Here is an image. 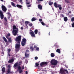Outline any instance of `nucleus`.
I'll list each match as a JSON object with an SVG mask.
<instances>
[{"label": "nucleus", "instance_id": "obj_41", "mask_svg": "<svg viewBox=\"0 0 74 74\" xmlns=\"http://www.w3.org/2000/svg\"><path fill=\"white\" fill-rule=\"evenodd\" d=\"M20 2L21 4H23V2H22V0H20Z\"/></svg>", "mask_w": 74, "mask_h": 74}, {"label": "nucleus", "instance_id": "obj_44", "mask_svg": "<svg viewBox=\"0 0 74 74\" xmlns=\"http://www.w3.org/2000/svg\"><path fill=\"white\" fill-rule=\"evenodd\" d=\"M35 60H37V59H38V57L37 56L35 57Z\"/></svg>", "mask_w": 74, "mask_h": 74}, {"label": "nucleus", "instance_id": "obj_2", "mask_svg": "<svg viewBox=\"0 0 74 74\" xmlns=\"http://www.w3.org/2000/svg\"><path fill=\"white\" fill-rule=\"evenodd\" d=\"M15 29H16L15 30ZM13 30H13L12 34L14 36H16L17 34L18 33V28H17L16 27L15 25H13Z\"/></svg>", "mask_w": 74, "mask_h": 74}, {"label": "nucleus", "instance_id": "obj_37", "mask_svg": "<svg viewBox=\"0 0 74 74\" xmlns=\"http://www.w3.org/2000/svg\"><path fill=\"white\" fill-rule=\"evenodd\" d=\"M41 23L42 24V25H43V26L44 25H45V23H44V22H41Z\"/></svg>", "mask_w": 74, "mask_h": 74}, {"label": "nucleus", "instance_id": "obj_58", "mask_svg": "<svg viewBox=\"0 0 74 74\" xmlns=\"http://www.w3.org/2000/svg\"><path fill=\"white\" fill-rule=\"evenodd\" d=\"M22 63V61H21L19 62V63Z\"/></svg>", "mask_w": 74, "mask_h": 74}, {"label": "nucleus", "instance_id": "obj_48", "mask_svg": "<svg viewBox=\"0 0 74 74\" xmlns=\"http://www.w3.org/2000/svg\"><path fill=\"white\" fill-rule=\"evenodd\" d=\"M32 6V5H28L27 6V7H30Z\"/></svg>", "mask_w": 74, "mask_h": 74}, {"label": "nucleus", "instance_id": "obj_31", "mask_svg": "<svg viewBox=\"0 0 74 74\" xmlns=\"http://www.w3.org/2000/svg\"><path fill=\"white\" fill-rule=\"evenodd\" d=\"M65 1L66 3H70V1L69 0H65Z\"/></svg>", "mask_w": 74, "mask_h": 74}, {"label": "nucleus", "instance_id": "obj_13", "mask_svg": "<svg viewBox=\"0 0 74 74\" xmlns=\"http://www.w3.org/2000/svg\"><path fill=\"white\" fill-rule=\"evenodd\" d=\"M38 7L39 10H42V5L40 4H39L38 5Z\"/></svg>", "mask_w": 74, "mask_h": 74}, {"label": "nucleus", "instance_id": "obj_6", "mask_svg": "<svg viewBox=\"0 0 74 74\" xmlns=\"http://www.w3.org/2000/svg\"><path fill=\"white\" fill-rule=\"evenodd\" d=\"M27 40L25 38H23L21 42V45L22 46H25L26 45V42Z\"/></svg>", "mask_w": 74, "mask_h": 74}, {"label": "nucleus", "instance_id": "obj_62", "mask_svg": "<svg viewBox=\"0 0 74 74\" xmlns=\"http://www.w3.org/2000/svg\"><path fill=\"white\" fill-rule=\"evenodd\" d=\"M46 27H48V26L46 25Z\"/></svg>", "mask_w": 74, "mask_h": 74}, {"label": "nucleus", "instance_id": "obj_34", "mask_svg": "<svg viewBox=\"0 0 74 74\" xmlns=\"http://www.w3.org/2000/svg\"><path fill=\"white\" fill-rule=\"evenodd\" d=\"M3 14V12H2V11L0 10V15Z\"/></svg>", "mask_w": 74, "mask_h": 74}, {"label": "nucleus", "instance_id": "obj_54", "mask_svg": "<svg viewBox=\"0 0 74 74\" xmlns=\"http://www.w3.org/2000/svg\"><path fill=\"white\" fill-rule=\"evenodd\" d=\"M8 56H10V57L11 56V55L9 54H9L8 53Z\"/></svg>", "mask_w": 74, "mask_h": 74}, {"label": "nucleus", "instance_id": "obj_64", "mask_svg": "<svg viewBox=\"0 0 74 74\" xmlns=\"http://www.w3.org/2000/svg\"><path fill=\"white\" fill-rule=\"evenodd\" d=\"M25 57L23 58V59H25Z\"/></svg>", "mask_w": 74, "mask_h": 74}, {"label": "nucleus", "instance_id": "obj_63", "mask_svg": "<svg viewBox=\"0 0 74 74\" xmlns=\"http://www.w3.org/2000/svg\"><path fill=\"white\" fill-rule=\"evenodd\" d=\"M8 19H9L10 18V17H8Z\"/></svg>", "mask_w": 74, "mask_h": 74}, {"label": "nucleus", "instance_id": "obj_28", "mask_svg": "<svg viewBox=\"0 0 74 74\" xmlns=\"http://www.w3.org/2000/svg\"><path fill=\"white\" fill-rule=\"evenodd\" d=\"M11 4L13 7H16V6L15 5V4L14 2H11Z\"/></svg>", "mask_w": 74, "mask_h": 74}, {"label": "nucleus", "instance_id": "obj_40", "mask_svg": "<svg viewBox=\"0 0 74 74\" xmlns=\"http://www.w3.org/2000/svg\"><path fill=\"white\" fill-rule=\"evenodd\" d=\"M72 27H74V22H73L72 24Z\"/></svg>", "mask_w": 74, "mask_h": 74}, {"label": "nucleus", "instance_id": "obj_11", "mask_svg": "<svg viewBox=\"0 0 74 74\" xmlns=\"http://www.w3.org/2000/svg\"><path fill=\"white\" fill-rule=\"evenodd\" d=\"M2 38L3 40L4 41L6 42V45H8V41H7V39L5 38V37L3 36Z\"/></svg>", "mask_w": 74, "mask_h": 74}, {"label": "nucleus", "instance_id": "obj_24", "mask_svg": "<svg viewBox=\"0 0 74 74\" xmlns=\"http://www.w3.org/2000/svg\"><path fill=\"white\" fill-rule=\"evenodd\" d=\"M53 4V2H52L51 1H50L49 2V5H52Z\"/></svg>", "mask_w": 74, "mask_h": 74}, {"label": "nucleus", "instance_id": "obj_32", "mask_svg": "<svg viewBox=\"0 0 74 74\" xmlns=\"http://www.w3.org/2000/svg\"><path fill=\"white\" fill-rule=\"evenodd\" d=\"M71 22H74V17H73L71 18Z\"/></svg>", "mask_w": 74, "mask_h": 74}, {"label": "nucleus", "instance_id": "obj_30", "mask_svg": "<svg viewBox=\"0 0 74 74\" xmlns=\"http://www.w3.org/2000/svg\"><path fill=\"white\" fill-rule=\"evenodd\" d=\"M60 17L61 18H64V15L62 14H60Z\"/></svg>", "mask_w": 74, "mask_h": 74}, {"label": "nucleus", "instance_id": "obj_49", "mask_svg": "<svg viewBox=\"0 0 74 74\" xmlns=\"http://www.w3.org/2000/svg\"><path fill=\"white\" fill-rule=\"evenodd\" d=\"M8 69H10L11 68V66L10 65H8Z\"/></svg>", "mask_w": 74, "mask_h": 74}, {"label": "nucleus", "instance_id": "obj_39", "mask_svg": "<svg viewBox=\"0 0 74 74\" xmlns=\"http://www.w3.org/2000/svg\"><path fill=\"white\" fill-rule=\"evenodd\" d=\"M8 53H9L11 52V49H9L8 50Z\"/></svg>", "mask_w": 74, "mask_h": 74}, {"label": "nucleus", "instance_id": "obj_18", "mask_svg": "<svg viewBox=\"0 0 74 74\" xmlns=\"http://www.w3.org/2000/svg\"><path fill=\"white\" fill-rule=\"evenodd\" d=\"M7 38L8 40V41L9 42H12V39H11V38Z\"/></svg>", "mask_w": 74, "mask_h": 74}, {"label": "nucleus", "instance_id": "obj_55", "mask_svg": "<svg viewBox=\"0 0 74 74\" xmlns=\"http://www.w3.org/2000/svg\"><path fill=\"white\" fill-rule=\"evenodd\" d=\"M2 54H3V55H4V52L3 51L2 53Z\"/></svg>", "mask_w": 74, "mask_h": 74}, {"label": "nucleus", "instance_id": "obj_1", "mask_svg": "<svg viewBox=\"0 0 74 74\" xmlns=\"http://www.w3.org/2000/svg\"><path fill=\"white\" fill-rule=\"evenodd\" d=\"M21 65V64H20L18 62H16L13 66V67L14 68L18 67V70L20 74L23 72V70L22 69H22V67L20 66Z\"/></svg>", "mask_w": 74, "mask_h": 74}, {"label": "nucleus", "instance_id": "obj_10", "mask_svg": "<svg viewBox=\"0 0 74 74\" xmlns=\"http://www.w3.org/2000/svg\"><path fill=\"white\" fill-rule=\"evenodd\" d=\"M47 64H48V62H43L40 64V65H41V67L44 65H47Z\"/></svg>", "mask_w": 74, "mask_h": 74}, {"label": "nucleus", "instance_id": "obj_42", "mask_svg": "<svg viewBox=\"0 0 74 74\" xmlns=\"http://www.w3.org/2000/svg\"><path fill=\"white\" fill-rule=\"evenodd\" d=\"M25 61L26 63H27V62H28V61L27 60V59L25 60Z\"/></svg>", "mask_w": 74, "mask_h": 74}, {"label": "nucleus", "instance_id": "obj_35", "mask_svg": "<svg viewBox=\"0 0 74 74\" xmlns=\"http://www.w3.org/2000/svg\"><path fill=\"white\" fill-rule=\"evenodd\" d=\"M35 65L36 66L35 67H38V65H39V64L38 63H36Z\"/></svg>", "mask_w": 74, "mask_h": 74}, {"label": "nucleus", "instance_id": "obj_14", "mask_svg": "<svg viewBox=\"0 0 74 74\" xmlns=\"http://www.w3.org/2000/svg\"><path fill=\"white\" fill-rule=\"evenodd\" d=\"M5 71V67H3L2 69V74H4V72Z\"/></svg>", "mask_w": 74, "mask_h": 74}, {"label": "nucleus", "instance_id": "obj_59", "mask_svg": "<svg viewBox=\"0 0 74 74\" xmlns=\"http://www.w3.org/2000/svg\"><path fill=\"white\" fill-rule=\"evenodd\" d=\"M69 13H71V11H70L69 12Z\"/></svg>", "mask_w": 74, "mask_h": 74}, {"label": "nucleus", "instance_id": "obj_46", "mask_svg": "<svg viewBox=\"0 0 74 74\" xmlns=\"http://www.w3.org/2000/svg\"><path fill=\"white\" fill-rule=\"evenodd\" d=\"M8 8H11V6L10 5H8Z\"/></svg>", "mask_w": 74, "mask_h": 74}, {"label": "nucleus", "instance_id": "obj_20", "mask_svg": "<svg viewBox=\"0 0 74 74\" xmlns=\"http://www.w3.org/2000/svg\"><path fill=\"white\" fill-rule=\"evenodd\" d=\"M64 20L65 22H67L68 20V19H67V17H65L64 18Z\"/></svg>", "mask_w": 74, "mask_h": 74}, {"label": "nucleus", "instance_id": "obj_45", "mask_svg": "<svg viewBox=\"0 0 74 74\" xmlns=\"http://www.w3.org/2000/svg\"><path fill=\"white\" fill-rule=\"evenodd\" d=\"M36 50H37V51H39V48L36 47Z\"/></svg>", "mask_w": 74, "mask_h": 74}, {"label": "nucleus", "instance_id": "obj_53", "mask_svg": "<svg viewBox=\"0 0 74 74\" xmlns=\"http://www.w3.org/2000/svg\"><path fill=\"white\" fill-rule=\"evenodd\" d=\"M21 30H23V27H21Z\"/></svg>", "mask_w": 74, "mask_h": 74}, {"label": "nucleus", "instance_id": "obj_15", "mask_svg": "<svg viewBox=\"0 0 74 74\" xmlns=\"http://www.w3.org/2000/svg\"><path fill=\"white\" fill-rule=\"evenodd\" d=\"M13 62H14V59H12L9 60L8 63H13Z\"/></svg>", "mask_w": 74, "mask_h": 74}, {"label": "nucleus", "instance_id": "obj_7", "mask_svg": "<svg viewBox=\"0 0 74 74\" xmlns=\"http://www.w3.org/2000/svg\"><path fill=\"white\" fill-rule=\"evenodd\" d=\"M15 48H16V51L17 52L19 51L20 49V44H16Z\"/></svg>", "mask_w": 74, "mask_h": 74}, {"label": "nucleus", "instance_id": "obj_57", "mask_svg": "<svg viewBox=\"0 0 74 74\" xmlns=\"http://www.w3.org/2000/svg\"><path fill=\"white\" fill-rule=\"evenodd\" d=\"M24 66H23L22 67V69H24Z\"/></svg>", "mask_w": 74, "mask_h": 74}, {"label": "nucleus", "instance_id": "obj_23", "mask_svg": "<svg viewBox=\"0 0 74 74\" xmlns=\"http://www.w3.org/2000/svg\"><path fill=\"white\" fill-rule=\"evenodd\" d=\"M56 52H58L59 53H60V49H58L56 50Z\"/></svg>", "mask_w": 74, "mask_h": 74}, {"label": "nucleus", "instance_id": "obj_17", "mask_svg": "<svg viewBox=\"0 0 74 74\" xmlns=\"http://www.w3.org/2000/svg\"><path fill=\"white\" fill-rule=\"evenodd\" d=\"M25 56L26 58H29V54H27V52H25Z\"/></svg>", "mask_w": 74, "mask_h": 74}, {"label": "nucleus", "instance_id": "obj_3", "mask_svg": "<svg viewBox=\"0 0 74 74\" xmlns=\"http://www.w3.org/2000/svg\"><path fill=\"white\" fill-rule=\"evenodd\" d=\"M15 41L17 44H20V42L21 41V36H19L16 37Z\"/></svg>", "mask_w": 74, "mask_h": 74}, {"label": "nucleus", "instance_id": "obj_21", "mask_svg": "<svg viewBox=\"0 0 74 74\" xmlns=\"http://www.w3.org/2000/svg\"><path fill=\"white\" fill-rule=\"evenodd\" d=\"M30 23V22L28 21H26L25 22V24L26 26H27V25H29Z\"/></svg>", "mask_w": 74, "mask_h": 74}, {"label": "nucleus", "instance_id": "obj_27", "mask_svg": "<svg viewBox=\"0 0 74 74\" xmlns=\"http://www.w3.org/2000/svg\"><path fill=\"white\" fill-rule=\"evenodd\" d=\"M36 20V18H35L34 17L32 18V22H33V21H35Z\"/></svg>", "mask_w": 74, "mask_h": 74}, {"label": "nucleus", "instance_id": "obj_47", "mask_svg": "<svg viewBox=\"0 0 74 74\" xmlns=\"http://www.w3.org/2000/svg\"><path fill=\"white\" fill-rule=\"evenodd\" d=\"M39 21L40 22H42V19H39Z\"/></svg>", "mask_w": 74, "mask_h": 74}, {"label": "nucleus", "instance_id": "obj_33", "mask_svg": "<svg viewBox=\"0 0 74 74\" xmlns=\"http://www.w3.org/2000/svg\"><path fill=\"white\" fill-rule=\"evenodd\" d=\"M30 48L32 50V51H33L34 50V48H33V47H30Z\"/></svg>", "mask_w": 74, "mask_h": 74}, {"label": "nucleus", "instance_id": "obj_12", "mask_svg": "<svg viewBox=\"0 0 74 74\" xmlns=\"http://www.w3.org/2000/svg\"><path fill=\"white\" fill-rule=\"evenodd\" d=\"M54 5L56 8H58V7H62V5H60L58 6V5H57L56 2H55L54 3Z\"/></svg>", "mask_w": 74, "mask_h": 74}, {"label": "nucleus", "instance_id": "obj_52", "mask_svg": "<svg viewBox=\"0 0 74 74\" xmlns=\"http://www.w3.org/2000/svg\"><path fill=\"white\" fill-rule=\"evenodd\" d=\"M34 48H37V46H34Z\"/></svg>", "mask_w": 74, "mask_h": 74}, {"label": "nucleus", "instance_id": "obj_56", "mask_svg": "<svg viewBox=\"0 0 74 74\" xmlns=\"http://www.w3.org/2000/svg\"><path fill=\"white\" fill-rule=\"evenodd\" d=\"M28 72H27V71H25V74H27V73H28Z\"/></svg>", "mask_w": 74, "mask_h": 74}, {"label": "nucleus", "instance_id": "obj_36", "mask_svg": "<svg viewBox=\"0 0 74 74\" xmlns=\"http://www.w3.org/2000/svg\"><path fill=\"white\" fill-rule=\"evenodd\" d=\"M29 25L30 26H33V24L32 23H30L29 24Z\"/></svg>", "mask_w": 74, "mask_h": 74}, {"label": "nucleus", "instance_id": "obj_9", "mask_svg": "<svg viewBox=\"0 0 74 74\" xmlns=\"http://www.w3.org/2000/svg\"><path fill=\"white\" fill-rule=\"evenodd\" d=\"M30 32H29L30 34H31L32 37H35V34H34V32L32 30H31L30 31Z\"/></svg>", "mask_w": 74, "mask_h": 74}, {"label": "nucleus", "instance_id": "obj_29", "mask_svg": "<svg viewBox=\"0 0 74 74\" xmlns=\"http://www.w3.org/2000/svg\"><path fill=\"white\" fill-rule=\"evenodd\" d=\"M34 33L35 34H37V33H38V30H37V29H36L34 31Z\"/></svg>", "mask_w": 74, "mask_h": 74}, {"label": "nucleus", "instance_id": "obj_50", "mask_svg": "<svg viewBox=\"0 0 74 74\" xmlns=\"http://www.w3.org/2000/svg\"><path fill=\"white\" fill-rule=\"evenodd\" d=\"M26 52H27H27H29V50L27 49L26 50Z\"/></svg>", "mask_w": 74, "mask_h": 74}, {"label": "nucleus", "instance_id": "obj_60", "mask_svg": "<svg viewBox=\"0 0 74 74\" xmlns=\"http://www.w3.org/2000/svg\"><path fill=\"white\" fill-rule=\"evenodd\" d=\"M50 32H49V35H50Z\"/></svg>", "mask_w": 74, "mask_h": 74}, {"label": "nucleus", "instance_id": "obj_4", "mask_svg": "<svg viewBox=\"0 0 74 74\" xmlns=\"http://www.w3.org/2000/svg\"><path fill=\"white\" fill-rule=\"evenodd\" d=\"M65 71H66V73L68 74V71L66 69H64L63 68H61L60 71V73L61 74H66Z\"/></svg>", "mask_w": 74, "mask_h": 74}, {"label": "nucleus", "instance_id": "obj_5", "mask_svg": "<svg viewBox=\"0 0 74 74\" xmlns=\"http://www.w3.org/2000/svg\"><path fill=\"white\" fill-rule=\"evenodd\" d=\"M51 64L53 66H56L58 64V61L55 60H51Z\"/></svg>", "mask_w": 74, "mask_h": 74}, {"label": "nucleus", "instance_id": "obj_22", "mask_svg": "<svg viewBox=\"0 0 74 74\" xmlns=\"http://www.w3.org/2000/svg\"><path fill=\"white\" fill-rule=\"evenodd\" d=\"M0 18L1 19H3V18H4V15L3 14H1L0 15Z\"/></svg>", "mask_w": 74, "mask_h": 74}, {"label": "nucleus", "instance_id": "obj_61", "mask_svg": "<svg viewBox=\"0 0 74 74\" xmlns=\"http://www.w3.org/2000/svg\"><path fill=\"white\" fill-rule=\"evenodd\" d=\"M1 1H3V0H1Z\"/></svg>", "mask_w": 74, "mask_h": 74}, {"label": "nucleus", "instance_id": "obj_51", "mask_svg": "<svg viewBox=\"0 0 74 74\" xmlns=\"http://www.w3.org/2000/svg\"><path fill=\"white\" fill-rule=\"evenodd\" d=\"M30 4V3L29 2H28V3L26 2V4Z\"/></svg>", "mask_w": 74, "mask_h": 74}, {"label": "nucleus", "instance_id": "obj_19", "mask_svg": "<svg viewBox=\"0 0 74 74\" xmlns=\"http://www.w3.org/2000/svg\"><path fill=\"white\" fill-rule=\"evenodd\" d=\"M16 7L18 8L21 9L22 7V5L17 4L16 5Z\"/></svg>", "mask_w": 74, "mask_h": 74}, {"label": "nucleus", "instance_id": "obj_16", "mask_svg": "<svg viewBox=\"0 0 74 74\" xmlns=\"http://www.w3.org/2000/svg\"><path fill=\"white\" fill-rule=\"evenodd\" d=\"M11 70V69H10L9 68H8V71H7V73H13V72H11L10 71Z\"/></svg>", "mask_w": 74, "mask_h": 74}, {"label": "nucleus", "instance_id": "obj_8", "mask_svg": "<svg viewBox=\"0 0 74 74\" xmlns=\"http://www.w3.org/2000/svg\"><path fill=\"white\" fill-rule=\"evenodd\" d=\"M1 8L2 11H3V12H5L7 11V8L5 7V6L4 5H2L1 6Z\"/></svg>", "mask_w": 74, "mask_h": 74}, {"label": "nucleus", "instance_id": "obj_38", "mask_svg": "<svg viewBox=\"0 0 74 74\" xmlns=\"http://www.w3.org/2000/svg\"><path fill=\"white\" fill-rule=\"evenodd\" d=\"M4 20L5 21V22H7V18L6 17H4Z\"/></svg>", "mask_w": 74, "mask_h": 74}, {"label": "nucleus", "instance_id": "obj_43", "mask_svg": "<svg viewBox=\"0 0 74 74\" xmlns=\"http://www.w3.org/2000/svg\"><path fill=\"white\" fill-rule=\"evenodd\" d=\"M58 7L60 10L61 11V10H62V7Z\"/></svg>", "mask_w": 74, "mask_h": 74}, {"label": "nucleus", "instance_id": "obj_25", "mask_svg": "<svg viewBox=\"0 0 74 74\" xmlns=\"http://www.w3.org/2000/svg\"><path fill=\"white\" fill-rule=\"evenodd\" d=\"M11 36V34H7V35H5V37L6 38H8V37H9V36Z\"/></svg>", "mask_w": 74, "mask_h": 74}, {"label": "nucleus", "instance_id": "obj_26", "mask_svg": "<svg viewBox=\"0 0 74 74\" xmlns=\"http://www.w3.org/2000/svg\"><path fill=\"white\" fill-rule=\"evenodd\" d=\"M51 56L52 57V58H53L55 56V54L54 53H52L51 54Z\"/></svg>", "mask_w": 74, "mask_h": 74}]
</instances>
